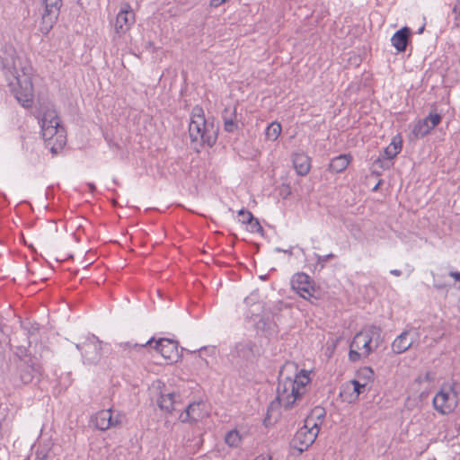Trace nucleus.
<instances>
[{
  "mask_svg": "<svg viewBox=\"0 0 460 460\" xmlns=\"http://www.w3.org/2000/svg\"><path fill=\"white\" fill-rule=\"evenodd\" d=\"M309 373L297 370L294 363H287L279 371L277 387V401L285 410L298 405L307 392Z\"/></svg>",
  "mask_w": 460,
  "mask_h": 460,
  "instance_id": "obj_1",
  "label": "nucleus"
},
{
  "mask_svg": "<svg viewBox=\"0 0 460 460\" xmlns=\"http://www.w3.org/2000/svg\"><path fill=\"white\" fill-rule=\"evenodd\" d=\"M8 52V57H1L4 75L17 101L23 107H29L33 97L31 66L23 65L20 58L14 57L13 48H9Z\"/></svg>",
  "mask_w": 460,
  "mask_h": 460,
  "instance_id": "obj_2",
  "label": "nucleus"
},
{
  "mask_svg": "<svg viewBox=\"0 0 460 460\" xmlns=\"http://www.w3.org/2000/svg\"><path fill=\"white\" fill-rule=\"evenodd\" d=\"M324 417L325 411L323 408L315 407L313 409L310 415L305 419L304 426L294 435L290 447L296 450L298 454L307 450L315 441Z\"/></svg>",
  "mask_w": 460,
  "mask_h": 460,
  "instance_id": "obj_3",
  "label": "nucleus"
},
{
  "mask_svg": "<svg viewBox=\"0 0 460 460\" xmlns=\"http://www.w3.org/2000/svg\"><path fill=\"white\" fill-rule=\"evenodd\" d=\"M189 134L191 142L199 146L203 145L212 146L217 138V128L213 122L206 120L203 109L198 105L191 110Z\"/></svg>",
  "mask_w": 460,
  "mask_h": 460,
  "instance_id": "obj_4",
  "label": "nucleus"
},
{
  "mask_svg": "<svg viewBox=\"0 0 460 460\" xmlns=\"http://www.w3.org/2000/svg\"><path fill=\"white\" fill-rule=\"evenodd\" d=\"M380 335V328L375 325L358 332L349 344V359L356 362L367 358L378 347Z\"/></svg>",
  "mask_w": 460,
  "mask_h": 460,
  "instance_id": "obj_5",
  "label": "nucleus"
},
{
  "mask_svg": "<svg viewBox=\"0 0 460 460\" xmlns=\"http://www.w3.org/2000/svg\"><path fill=\"white\" fill-rule=\"evenodd\" d=\"M40 124L42 137L46 141L51 140L54 137H56L58 142H64L65 130L60 125V119L56 110L48 107L42 112Z\"/></svg>",
  "mask_w": 460,
  "mask_h": 460,
  "instance_id": "obj_6",
  "label": "nucleus"
},
{
  "mask_svg": "<svg viewBox=\"0 0 460 460\" xmlns=\"http://www.w3.org/2000/svg\"><path fill=\"white\" fill-rule=\"evenodd\" d=\"M41 4L40 31L43 34H48L58 21L62 0H42Z\"/></svg>",
  "mask_w": 460,
  "mask_h": 460,
  "instance_id": "obj_7",
  "label": "nucleus"
},
{
  "mask_svg": "<svg viewBox=\"0 0 460 460\" xmlns=\"http://www.w3.org/2000/svg\"><path fill=\"white\" fill-rule=\"evenodd\" d=\"M102 342L95 335H91L84 342L75 344V347L81 351L84 364L96 365L102 356Z\"/></svg>",
  "mask_w": 460,
  "mask_h": 460,
  "instance_id": "obj_8",
  "label": "nucleus"
},
{
  "mask_svg": "<svg viewBox=\"0 0 460 460\" xmlns=\"http://www.w3.org/2000/svg\"><path fill=\"white\" fill-rule=\"evenodd\" d=\"M126 421V415L111 409L98 411L92 419L96 429L105 431L111 428L121 427Z\"/></svg>",
  "mask_w": 460,
  "mask_h": 460,
  "instance_id": "obj_9",
  "label": "nucleus"
},
{
  "mask_svg": "<svg viewBox=\"0 0 460 460\" xmlns=\"http://www.w3.org/2000/svg\"><path fill=\"white\" fill-rule=\"evenodd\" d=\"M292 288L304 299L313 303V299H317L315 288H314L310 277L303 272L296 273L291 279Z\"/></svg>",
  "mask_w": 460,
  "mask_h": 460,
  "instance_id": "obj_10",
  "label": "nucleus"
},
{
  "mask_svg": "<svg viewBox=\"0 0 460 460\" xmlns=\"http://www.w3.org/2000/svg\"><path fill=\"white\" fill-rule=\"evenodd\" d=\"M434 408L441 414H449L457 405V393L449 388L448 391L441 389L433 398Z\"/></svg>",
  "mask_w": 460,
  "mask_h": 460,
  "instance_id": "obj_11",
  "label": "nucleus"
},
{
  "mask_svg": "<svg viewBox=\"0 0 460 460\" xmlns=\"http://www.w3.org/2000/svg\"><path fill=\"white\" fill-rule=\"evenodd\" d=\"M135 22V13L128 4H124L117 14L114 31L119 37L124 35Z\"/></svg>",
  "mask_w": 460,
  "mask_h": 460,
  "instance_id": "obj_12",
  "label": "nucleus"
},
{
  "mask_svg": "<svg viewBox=\"0 0 460 460\" xmlns=\"http://www.w3.org/2000/svg\"><path fill=\"white\" fill-rule=\"evenodd\" d=\"M441 121V116L438 113L430 112L428 117L416 121L411 129V134L415 138H421L427 136Z\"/></svg>",
  "mask_w": 460,
  "mask_h": 460,
  "instance_id": "obj_13",
  "label": "nucleus"
},
{
  "mask_svg": "<svg viewBox=\"0 0 460 460\" xmlns=\"http://www.w3.org/2000/svg\"><path fill=\"white\" fill-rule=\"evenodd\" d=\"M253 343L250 341L238 342L231 350V357L236 364L243 365L252 362L254 358Z\"/></svg>",
  "mask_w": 460,
  "mask_h": 460,
  "instance_id": "obj_14",
  "label": "nucleus"
},
{
  "mask_svg": "<svg viewBox=\"0 0 460 460\" xmlns=\"http://www.w3.org/2000/svg\"><path fill=\"white\" fill-rule=\"evenodd\" d=\"M206 415L205 404L202 402H195L188 405L184 412L180 414L181 422H196Z\"/></svg>",
  "mask_w": 460,
  "mask_h": 460,
  "instance_id": "obj_15",
  "label": "nucleus"
},
{
  "mask_svg": "<svg viewBox=\"0 0 460 460\" xmlns=\"http://www.w3.org/2000/svg\"><path fill=\"white\" fill-rule=\"evenodd\" d=\"M154 348L167 359H173L178 355V343L171 339H159L155 341Z\"/></svg>",
  "mask_w": 460,
  "mask_h": 460,
  "instance_id": "obj_16",
  "label": "nucleus"
},
{
  "mask_svg": "<svg viewBox=\"0 0 460 460\" xmlns=\"http://www.w3.org/2000/svg\"><path fill=\"white\" fill-rule=\"evenodd\" d=\"M413 342L414 339L411 337V332L404 331L393 341L392 349L395 354H402L408 350Z\"/></svg>",
  "mask_w": 460,
  "mask_h": 460,
  "instance_id": "obj_17",
  "label": "nucleus"
},
{
  "mask_svg": "<svg viewBox=\"0 0 460 460\" xmlns=\"http://www.w3.org/2000/svg\"><path fill=\"white\" fill-rule=\"evenodd\" d=\"M411 30L408 27H403L397 31L391 38L393 47L398 52H404L410 41Z\"/></svg>",
  "mask_w": 460,
  "mask_h": 460,
  "instance_id": "obj_18",
  "label": "nucleus"
},
{
  "mask_svg": "<svg viewBox=\"0 0 460 460\" xmlns=\"http://www.w3.org/2000/svg\"><path fill=\"white\" fill-rule=\"evenodd\" d=\"M179 399L180 394L176 393H162L158 400V405L162 410L172 412L176 410Z\"/></svg>",
  "mask_w": 460,
  "mask_h": 460,
  "instance_id": "obj_19",
  "label": "nucleus"
},
{
  "mask_svg": "<svg viewBox=\"0 0 460 460\" xmlns=\"http://www.w3.org/2000/svg\"><path fill=\"white\" fill-rule=\"evenodd\" d=\"M224 129L228 133H234L238 129L236 121V109L226 108L223 112Z\"/></svg>",
  "mask_w": 460,
  "mask_h": 460,
  "instance_id": "obj_20",
  "label": "nucleus"
},
{
  "mask_svg": "<svg viewBox=\"0 0 460 460\" xmlns=\"http://www.w3.org/2000/svg\"><path fill=\"white\" fill-rule=\"evenodd\" d=\"M294 167L297 174L306 175L310 171V158L305 154H296L293 158Z\"/></svg>",
  "mask_w": 460,
  "mask_h": 460,
  "instance_id": "obj_21",
  "label": "nucleus"
},
{
  "mask_svg": "<svg viewBox=\"0 0 460 460\" xmlns=\"http://www.w3.org/2000/svg\"><path fill=\"white\" fill-rule=\"evenodd\" d=\"M350 159L349 155H340L332 159L329 168L333 172H341L348 167Z\"/></svg>",
  "mask_w": 460,
  "mask_h": 460,
  "instance_id": "obj_22",
  "label": "nucleus"
},
{
  "mask_svg": "<svg viewBox=\"0 0 460 460\" xmlns=\"http://www.w3.org/2000/svg\"><path fill=\"white\" fill-rule=\"evenodd\" d=\"M402 146V137L400 135L394 137L389 146L384 151L385 158L394 159L401 152Z\"/></svg>",
  "mask_w": 460,
  "mask_h": 460,
  "instance_id": "obj_23",
  "label": "nucleus"
},
{
  "mask_svg": "<svg viewBox=\"0 0 460 460\" xmlns=\"http://www.w3.org/2000/svg\"><path fill=\"white\" fill-rule=\"evenodd\" d=\"M35 368L31 365L22 363L19 367L20 380L22 384H30L34 378Z\"/></svg>",
  "mask_w": 460,
  "mask_h": 460,
  "instance_id": "obj_24",
  "label": "nucleus"
},
{
  "mask_svg": "<svg viewBox=\"0 0 460 460\" xmlns=\"http://www.w3.org/2000/svg\"><path fill=\"white\" fill-rule=\"evenodd\" d=\"M367 382H361L358 379L351 380L346 383L343 386V391H350L352 390L355 398H358V395L366 391Z\"/></svg>",
  "mask_w": 460,
  "mask_h": 460,
  "instance_id": "obj_25",
  "label": "nucleus"
},
{
  "mask_svg": "<svg viewBox=\"0 0 460 460\" xmlns=\"http://www.w3.org/2000/svg\"><path fill=\"white\" fill-rule=\"evenodd\" d=\"M281 133V125L279 122H272L270 124L265 131L267 140L275 141L278 139Z\"/></svg>",
  "mask_w": 460,
  "mask_h": 460,
  "instance_id": "obj_26",
  "label": "nucleus"
},
{
  "mask_svg": "<svg viewBox=\"0 0 460 460\" xmlns=\"http://www.w3.org/2000/svg\"><path fill=\"white\" fill-rule=\"evenodd\" d=\"M225 442L231 447H238L242 442V437L236 429H233L226 433Z\"/></svg>",
  "mask_w": 460,
  "mask_h": 460,
  "instance_id": "obj_27",
  "label": "nucleus"
},
{
  "mask_svg": "<svg viewBox=\"0 0 460 460\" xmlns=\"http://www.w3.org/2000/svg\"><path fill=\"white\" fill-rule=\"evenodd\" d=\"M358 378L367 384L374 379V371L371 367H366L358 370Z\"/></svg>",
  "mask_w": 460,
  "mask_h": 460,
  "instance_id": "obj_28",
  "label": "nucleus"
},
{
  "mask_svg": "<svg viewBox=\"0 0 460 460\" xmlns=\"http://www.w3.org/2000/svg\"><path fill=\"white\" fill-rule=\"evenodd\" d=\"M239 221L243 224H247L248 222H252L253 219L252 214L245 209H241L238 211Z\"/></svg>",
  "mask_w": 460,
  "mask_h": 460,
  "instance_id": "obj_29",
  "label": "nucleus"
},
{
  "mask_svg": "<svg viewBox=\"0 0 460 460\" xmlns=\"http://www.w3.org/2000/svg\"><path fill=\"white\" fill-rule=\"evenodd\" d=\"M153 342V339H150L149 341H147L145 344L144 343H131V342H126V343H121L120 346H122L124 349H141V348H144L145 346L146 345H151Z\"/></svg>",
  "mask_w": 460,
  "mask_h": 460,
  "instance_id": "obj_30",
  "label": "nucleus"
},
{
  "mask_svg": "<svg viewBox=\"0 0 460 460\" xmlns=\"http://www.w3.org/2000/svg\"><path fill=\"white\" fill-rule=\"evenodd\" d=\"M316 257V261L318 264H321V267L323 268L326 261L332 259L334 257L333 253H329L327 255L322 256L319 254H314Z\"/></svg>",
  "mask_w": 460,
  "mask_h": 460,
  "instance_id": "obj_31",
  "label": "nucleus"
},
{
  "mask_svg": "<svg viewBox=\"0 0 460 460\" xmlns=\"http://www.w3.org/2000/svg\"><path fill=\"white\" fill-rule=\"evenodd\" d=\"M453 14L456 20H460V0H456L453 7Z\"/></svg>",
  "mask_w": 460,
  "mask_h": 460,
  "instance_id": "obj_32",
  "label": "nucleus"
},
{
  "mask_svg": "<svg viewBox=\"0 0 460 460\" xmlns=\"http://www.w3.org/2000/svg\"><path fill=\"white\" fill-rule=\"evenodd\" d=\"M247 224H249L251 226L252 231H258L259 229L261 228L259 221L257 219H255L254 217L252 222H248Z\"/></svg>",
  "mask_w": 460,
  "mask_h": 460,
  "instance_id": "obj_33",
  "label": "nucleus"
},
{
  "mask_svg": "<svg viewBox=\"0 0 460 460\" xmlns=\"http://www.w3.org/2000/svg\"><path fill=\"white\" fill-rule=\"evenodd\" d=\"M254 460H271V456L269 454H261L256 456Z\"/></svg>",
  "mask_w": 460,
  "mask_h": 460,
  "instance_id": "obj_34",
  "label": "nucleus"
},
{
  "mask_svg": "<svg viewBox=\"0 0 460 460\" xmlns=\"http://www.w3.org/2000/svg\"><path fill=\"white\" fill-rule=\"evenodd\" d=\"M227 0H211L210 5L214 7H217L221 5L222 4L226 3Z\"/></svg>",
  "mask_w": 460,
  "mask_h": 460,
  "instance_id": "obj_35",
  "label": "nucleus"
},
{
  "mask_svg": "<svg viewBox=\"0 0 460 460\" xmlns=\"http://www.w3.org/2000/svg\"><path fill=\"white\" fill-rule=\"evenodd\" d=\"M275 251H276V252H281L287 253V254H288V255H291V254H292V251H291V249H288V250H283V249H281V248H276V249H275Z\"/></svg>",
  "mask_w": 460,
  "mask_h": 460,
  "instance_id": "obj_36",
  "label": "nucleus"
},
{
  "mask_svg": "<svg viewBox=\"0 0 460 460\" xmlns=\"http://www.w3.org/2000/svg\"><path fill=\"white\" fill-rule=\"evenodd\" d=\"M390 273L397 277L402 275V271L399 270H390Z\"/></svg>",
  "mask_w": 460,
  "mask_h": 460,
  "instance_id": "obj_37",
  "label": "nucleus"
},
{
  "mask_svg": "<svg viewBox=\"0 0 460 460\" xmlns=\"http://www.w3.org/2000/svg\"><path fill=\"white\" fill-rule=\"evenodd\" d=\"M88 185H89V188H90V190H91L92 191H93V190H95V186H94V184H93V183H89Z\"/></svg>",
  "mask_w": 460,
  "mask_h": 460,
  "instance_id": "obj_38",
  "label": "nucleus"
},
{
  "mask_svg": "<svg viewBox=\"0 0 460 460\" xmlns=\"http://www.w3.org/2000/svg\"><path fill=\"white\" fill-rule=\"evenodd\" d=\"M424 30V27H421L420 30H419V33H421Z\"/></svg>",
  "mask_w": 460,
  "mask_h": 460,
  "instance_id": "obj_39",
  "label": "nucleus"
}]
</instances>
